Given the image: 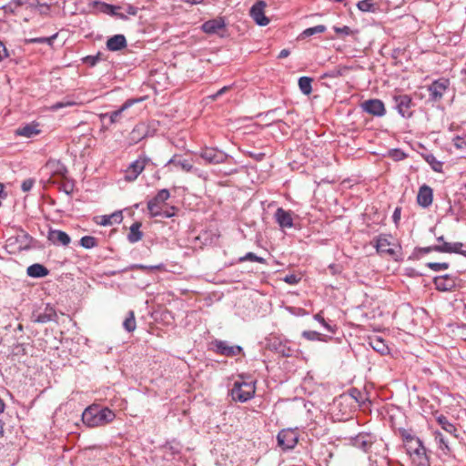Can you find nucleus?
I'll return each instance as SVG.
<instances>
[{"mask_svg": "<svg viewBox=\"0 0 466 466\" xmlns=\"http://www.w3.org/2000/svg\"><path fill=\"white\" fill-rule=\"evenodd\" d=\"M115 418L116 414L112 410L98 405H91L82 413L84 424L90 428L104 426L113 421Z\"/></svg>", "mask_w": 466, "mask_h": 466, "instance_id": "nucleus-1", "label": "nucleus"}, {"mask_svg": "<svg viewBox=\"0 0 466 466\" xmlns=\"http://www.w3.org/2000/svg\"><path fill=\"white\" fill-rule=\"evenodd\" d=\"M35 239L23 228H17L15 234L7 238L5 248L10 254H16L34 248Z\"/></svg>", "mask_w": 466, "mask_h": 466, "instance_id": "nucleus-2", "label": "nucleus"}, {"mask_svg": "<svg viewBox=\"0 0 466 466\" xmlns=\"http://www.w3.org/2000/svg\"><path fill=\"white\" fill-rule=\"evenodd\" d=\"M256 382L254 380L246 381L243 376L235 380L231 389V396L234 400L246 402L252 399L256 391Z\"/></svg>", "mask_w": 466, "mask_h": 466, "instance_id": "nucleus-3", "label": "nucleus"}, {"mask_svg": "<svg viewBox=\"0 0 466 466\" xmlns=\"http://www.w3.org/2000/svg\"><path fill=\"white\" fill-rule=\"evenodd\" d=\"M405 449L416 466H430L426 448L421 441L411 442V444L405 447Z\"/></svg>", "mask_w": 466, "mask_h": 466, "instance_id": "nucleus-4", "label": "nucleus"}, {"mask_svg": "<svg viewBox=\"0 0 466 466\" xmlns=\"http://www.w3.org/2000/svg\"><path fill=\"white\" fill-rule=\"evenodd\" d=\"M195 154L202 158L206 164L211 165L224 163L228 158V155L225 152L218 150L216 147H205L204 148H201L199 152Z\"/></svg>", "mask_w": 466, "mask_h": 466, "instance_id": "nucleus-5", "label": "nucleus"}, {"mask_svg": "<svg viewBox=\"0 0 466 466\" xmlns=\"http://www.w3.org/2000/svg\"><path fill=\"white\" fill-rule=\"evenodd\" d=\"M390 237L387 235H379L376 238H374V247L379 254L388 255L393 258H396L397 250L396 248H400L397 244L391 243L390 241Z\"/></svg>", "mask_w": 466, "mask_h": 466, "instance_id": "nucleus-6", "label": "nucleus"}, {"mask_svg": "<svg viewBox=\"0 0 466 466\" xmlns=\"http://www.w3.org/2000/svg\"><path fill=\"white\" fill-rule=\"evenodd\" d=\"M142 100H143V98L127 99L118 109L112 111V112L100 114L99 117L102 121L105 120L106 118H108L110 125L120 123L124 117L125 111L127 110L128 108H130L136 103L140 102Z\"/></svg>", "mask_w": 466, "mask_h": 466, "instance_id": "nucleus-7", "label": "nucleus"}, {"mask_svg": "<svg viewBox=\"0 0 466 466\" xmlns=\"http://www.w3.org/2000/svg\"><path fill=\"white\" fill-rule=\"evenodd\" d=\"M42 172L51 179L54 177L66 178L67 168L58 159H49L42 167Z\"/></svg>", "mask_w": 466, "mask_h": 466, "instance_id": "nucleus-8", "label": "nucleus"}, {"mask_svg": "<svg viewBox=\"0 0 466 466\" xmlns=\"http://www.w3.org/2000/svg\"><path fill=\"white\" fill-rule=\"evenodd\" d=\"M277 440L283 450H291L299 441V433L293 429H284L278 433Z\"/></svg>", "mask_w": 466, "mask_h": 466, "instance_id": "nucleus-9", "label": "nucleus"}, {"mask_svg": "<svg viewBox=\"0 0 466 466\" xmlns=\"http://www.w3.org/2000/svg\"><path fill=\"white\" fill-rule=\"evenodd\" d=\"M395 109L404 118L412 116L411 107L414 106L409 95H396L393 96Z\"/></svg>", "mask_w": 466, "mask_h": 466, "instance_id": "nucleus-10", "label": "nucleus"}, {"mask_svg": "<svg viewBox=\"0 0 466 466\" xmlns=\"http://www.w3.org/2000/svg\"><path fill=\"white\" fill-rule=\"evenodd\" d=\"M148 162L149 158L146 156H141L133 161L125 171V180L128 182L136 180Z\"/></svg>", "mask_w": 466, "mask_h": 466, "instance_id": "nucleus-11", "label": "nucleus"}, {"mask_svg": "<svg viewBox=\"0 0 466 466\" xmlns=\"http://www.w3.org/2000/svg\"><path fill=\"white\" fill-rule=\"evenodd\" d=\"M450 81L445 78H441L433 81L429 86V99L432 102H439L443 97L444 93L447 91Z\"/></svg>", "mask_w": 466, "mask_h": 466, "instance_id": "nucleus-12", "label": "nucleus"}, {"mask_svg": "<svg viewBox=\"0 0 466 466\" xmlns=\"http://www.w3.org/2000/svg\"><path fill=\"white\" fill-rule=\"evenodd\" d=\"M170 198V193L167 189L163 188L147 202V209L151 218H157L161 214L160 204L164 203Z\"/></svg>", "mask_w": 466, "mask_h": 466, "instance_id": "nucleus-13", "label": "nucleus"}, {"mask_svg": "<svg viewBox=\"0 0 466 466\" xmlns=\"http://www.w3.org/2000/svg\"><path fill=\"white\" fill-rule=\"evenodd\" d=\"M31 318L34 322L41 324L57 321L56 311L50 304H46L43 310L37 309L33 311Z\"/></svg>", "mask_w": 466, "mask_h": 466, "instance_id": "nucleus-14", "label": "nucleus"}, {"mask_svg": "<svg viewBox=\"0 0 466 466\" xmlns=\"http://www.w3.org/2000/svg\"><path fill=\"white\" fill-rule=\"evenodd\" d=\"M213 350L216 353L226 356L235 357L242 352V347L230 346L228 341L216 339L212 342Z\"/></svg>", "mask_w": 466, "mask_h": 466, "instance_id": "nucleus-15", "label": "nucleus"}, {"mask_svg": "<svg viewBox=\"0 0 466 466\" xmlns=\"http://www.w3.org/2000/svg\"><path fill=\"white\" fill-rule=\"evenodd\" d=\"M362 110L374 116H383L386 114L384 103L377 98L369 99L361 103Z\"/></svg>", "mask_w": 466, "mask_h": 466, "instance_id": "nucleus-16", "label": "nucleus"}, {"mask_svg": "<svg viewBox=\"0 0 466 466\" xmlns=\"http://www.w3.org/2000/svg\"><path fill=\"white\" fill-rule=\"evenodd\" d=\"M265 7L266 3L262 0H259L252 5L249 12L250 16L253 18L256 24L260 26H265L269 23V19L264 14Z\"/></svg>", "mask_w": 466, "mask_h": 466, "instance_id": "nucleus-17", "label": "nucleus"}, {"mask_svg": "<svg viewBox=\"0 0 466 466\" xmlns=\"http://www.w3.org/2000/svg\"><path fill=\"white\" fill-rule=\"evenodd\" d=\"M458 279L454 276L445 274L435 277L433 279L436 289L440 291H451L457 286Z\"/></svg>", "mask_w": 466, "mask_h": 466, "instance_id": "nucleus-18", "label": "nucleus"}, {"mask_svg": "<svg viewBox=\"0 0 466 466\" xmlns=\"http://www.w3.org/2000/svg\"><path fill=\"white\" fill-rule=\"evenodd\" d=\"M350 443L364 451H368L373 443V437L365 432L359 433L350 439Z\"/></svg>", "mask_w": 466, "mask_h": 466, "instance_id": "nucleus-19", "label": "nucleus"}, {"mask_svg": "<svg viewBox=\"0 0 466 466\" xmlns=\"http://www.w3.org/2000/svg\"><path fill=\"white\" fill-rule=\"evenodd\" d=\"M47 239L57 246H68L71 241L69 235L59 229H50L48 231Z\"/></svg>", "mask_w": 466, "mask_h": 466, "instance_id": "nucleus-20", "label": "nucleus"}, {"mask_svg": "<svg viewBox=\"0 0 466 466\" xmlns=\"http://www.w3.org/2000/svg\"><path fill=\"white\" fill-rule=\"evenodd\" d=\"M433 199V191L431 187L423 185L420 187L417 195V202L422 208H428L431 205Z\"/></svg>", "mask_w": 466, "mask_h": 466, "instance_id": "nucleus-21", "label": "nucleus"}, {"mask_svg": "<svg viewBox=\"0 0 466 466\" xmlns=\"http://www.w3.org/2000/svg\"><path fill=\"white\" fill-rule=\"evenodd\" d=\"M275 219L281 228H290L293 227V218L290 211L279 208L275 212Z\"/></svg>", "mask_w": 466, "mask_h": 466, "instance_id": "nucleus-22", "label": "nucleus"}, {"mask_svg": "<svg viewBox=\"0 0 466 466\" xmlns=\"http://www.w3.org/2000/svg\"><path fill=\"white\" fill-rule=\"evenodd\" d=\"M463 244L461 242H443L441 245H435V251L441 253H457L466 257V250H461Z\"/></svg>", "mask_w": 466, "mask_h": 466, "instance_id": "nucleus-23", "label": "nucleus"}, {"mask_svg": "<svg viewBox=\"0 0 466 466\" xmlns=\"http://www.w3.org/2000/svg\"><path fill=\"white\" fill-rule=\"evenodd\" d=\"M174 165L180 167L187 173L196 172L198 169L194 167L193 163L187 159H182L178 155H174L166 164V166Z\"/></svg>", "mask_w": 466, "mask_h": 466, "instance_id": "nucleus-24", "label": "nucleus"}, {"mask_svg": "<svg viewBox=\"0 0 466 466\" xmlns=\"http://www.w3.org/2000/svg\"><path fill=\"white\" fill-rule=\"evenodd\" d=\"M38 123L32 122L17 128L15 130V134L20 137L31 138L40 134L41 130L38 128Z\"/></svg>", "mask_w": 466, "mask_h": 466, "instance_id": "nucleus-25", "label": "nucleus"}, {"mask_svg": "<svg viewBox=\"0 0 466 466\" xmlns=\"http://www.w3.org/2000/svg\"><path fill=\"white\" fill-rule=\"evenodd\" d=\"M226 24L223 18L218 17L216 19H211L208 21H206L202 25V30L207 34H215L218 33L219 30L225 28Z\"/></svg>", "mask_w": 466, "mask_h": 466, "instance_id": "nucleus-26", "label": "nucleus"}, {"mask_svg": "<svg viewBox=\"0 0 466 466\" xmlns=\"http://www.w3.org/2000/svg\"><path fill=\"white\" fill-rule=\"evenodd\" d=\"M127 46V39L124 35H115L106 41V48L109 51H119Z\"/></svg>", "mask_w": 466, "mask_h": 466, "instance_id": "nucleus-27", "label": "nucleus"}, {"mask_svg": "<svg viewBox=\"0 0 466 466\" xmlns=\"http://www.w3.org/2000/svg\"><path fill=\"white\" fill-rule=\"evenodd\" d=\"M81 104H82V102L78 101L77 98L74 95L66 96L61 101L53 104L50 106V110L51 111H57V110H59L61 108H64V107L78 106V105H81Z\"/></svg>", "mask_w": 466, "mask_h": 466, "instance_id": "nucleus-28", "label": "nucleus"}, {"mask_svg": "<svg viewBox=\"0 0 466 466\" xmlns=\"http://www.w3.org/2000/svg\"><path fill=\"white\" fill-rule=\"evenodd\" d=\"M26 273L31 278L39 279L46 277L49 274V270L44 265L35 263L27 268Z\"/></svg>", "mask_w": 466, "mask_h": 466, "instance_id": "nucleus-29", "label": "nucleus"}, {"mask_svg": "<svg viewBox=\"0 0 466 466\" xmlns=\"http://www.w3.org/2000/svg\"><path fill=\"white\" fill-rule=\"evenodd\" d=\"M122 220V211H116L111 215L102 216L101 220L98 223L102 226H111L113 224H120Z\"/></svg>", "mask_w": 466, "mask_h": 466, "instance_id": "nucleus-30", "label": "nucleus"}, {"mask_svg": "<svg viewBox=\"0 0 466 466\" xmlns=\"http://www.w3.org/2000/svg\"><path fill=\"white\" fill-rule=\"evenodd\" d=\"M141 223L135 222L131 225L129 233L127 235V240L134 244L142 239L143 233L140 231Z\"/></svg>", "mask_w": 466, "mask_h": 466, "instance_id": "nucleus-31", "label": "nucleus"}, {"mask_svg": "<svg viewBox=\"0 0 466 466\" xmlns=\"http://www.w3.org/2000/svg\"><path fill=\"white\" fill-rule=\"evenodd\" d=\"M370 345L374 350L380 353L381 355H385L389 352V348L387 344L382 339L379 337L370 339Z\"/></svg>", "mask_w": 466, "mask_h": 466, "instance_id": "nucleus-32", "label": "nucleus"}, {"mask_svg": "<svg viewBox=\"0 0 466 466\" xmlns=\"http://www.w3.org/2000/svg\"><path fill=\"white\" fill-rule=\"evenodd\" d=\"M436 420L439 423V425L442 428V430L453 435L454 437H457V429L455 425H453L451 422L448 420L447 417H445L444 415H440L436 418Z\"/></svg>", "mask_w": 466, "mask_h": 466, "instance_id": "nucleus-33", "label": "nucleus"}, {"mask_svg": "<svg viewBox=\"0 0 466 466\" xmlns=\"http://www.w3.org/2000/svg\"><path fill=\"white\" fill-rule=\"evenodd\" d=\"M313 79L309 76H301L299 78V87L302 94L309 96L312 92Z\"/></svg>", "mask_w": 466, "mask_h": 466, "instance_id": "nucleus-34", "label": "nucleus"}, {"mask_svg": "<svg viewBox=\"0 0 466 466\" xmlns=\"http://www.w3.org/2000/svg\"><path fill=\"white\" fill-rule=\"evenodd\" d=\"M434 437L436 442L438 443L439 449H441L445 454L450 453L451 448L449 446L448 441L445 439L443 434L439 431H435Z\"/></svg>", "mask_w": 466, "mask_h": 466, "instance_id": "nucleus-35", "label": "nucleus"}, {"mask_svg": "<svg viewBox=\"0 0 466 466\" xmlns=\"http://www.w3.org/2000/svg\"><path fill=\"white\" fill-rule=\"evenodd\" d=\"M120 9L119 6L105 4L103 7V11L112 16L118 17L122 20H127V16L122 13H118L117 10Z\"/></svg>", "mask_w": 466, "mask_h": 466, "instance_id": "nucleus-36", "label": "nucleus"}, {"mask_svg": "<svg viewBox=\"0 0 466 466\" xmlns=\"http://www.w3.org/2000/svg\"><path fill=\"white\" fill-rule=\"evenodd\" d=\"M123 327L128 332H132L136 329L137 323H136L134 311L130 310L128 312L127 317L125 319V320L123 322Z\"/></svg>", "mask_w": 466, "mask_h": 466, "instance_id": "nucleus-37", "label": "nucleus"}, {"mask_svg": "<svg viewBox=\"0 0 466 466\" xmlns=\"http://www.w3.org/2000/svg\"><path fill=\"white\" fill-rule=\"evenodd\" d=\"M79 244L81 247H83L86 249H90V248L97 247L98 240L96 238L92 237V236H84L80 238Z\"/></svg>", "mask_w": 466, "mask_h": 466, "instance_id": "nucleus-38", "label": "nucleus"}, {"mask_svg": "<svg viewBox=\"0 0 466 466\" xmlns=\"http://www.w3.org/2000/svg\"><path fill=\"white\" fill-rule=\"evenodd\" d=\"M426 162L431 167V168L436 172H441L442 169V162L437 160V158L432 154H428L424 157Z\"/></svg>", "mask_w": 466, "mask_h": 466, "instance_id": "nucleus-39", "label": "nucleus"}, {"mask_svg": "<svg viewBox=\"0 0 466 466\" xmlns=\"http://www.w3.org/2000/svg\"><path fill=\"white\" fill-rule=\"evenodd\" d=\"M400 436L404 442V447L410 445L411 442H416V441H420L418 437L414 436L413 434H411V432H410L407 430L402 429V430H400Z\"/></svg>", "mask_w": 466, "mask_h": 466, "instance_id": "nucleus-40", "label": "nucleus"}, {"mask_svg": "<svg viewBox=\"0 0 466 466\" xmlns=\"http://www.w3.org/2000/svg\"><path fill=\"white\" fill-rule=\"evenodd\" d=\"M57 34H55L49 37H34L26 39V43L29 44H47L48 46H52L54 40L56 38Z\"/></svg>", "mask_w": 466, "mask_h": 466, "instance_id": "nucleus-41", "label": "nucleus"}, {"mask_svg": "<svg viewBox=\"0 0 466 466\" xmlns=\"http://www.w3.org/2000/svg\"><path fill=\"white\" fill-rule=\"evenodd\" d=\"M358 8L362 12H375L376 5L372 0H361L357 4Z\"/></svg>", "mask_w": 466, "mask_h": 466, "instance_id": "nucleus-42", "label": "nucleus"}, {"mask_svg": "<svg viewBox=\"0 0 466 466\" xmlns=\"http://www.w3.org/2000/svg\"><path fill=\"white\" fill-rule=\"evenodd\" d=\"M238 260H239V262H244V261L249 260V261H253V262L266 264V259L264 258L258 257L253 252H248L245 256L239 258Z\"/></svg>", "mask_w": 466, "mask_h": 466, "instance_id": "nucleus-43", "label": "nucleus"}, {"mask_svg": "<svg viewBox=\"0 0 466 466\" xmlns=\"http://www.w3.org/2000/svg\"><path fill=\"white\" fill-rule=\"evenodd\" d=\"M302 337L308 340H322L324 341L325 339H323V335L320 334L319 332L318 331H312V330H305L302 332Z\"/></svg>", "mask_w": 466, "mask_h": 466, "instance_id": "nucleus-44", "label": "nucleus"}, {"mask_svg": "<svg viewBox=\"0 0 466 466\" xmlns=\"http://www.w3.org/2000/svg\"><path fill=\"white\" fill-rule=\"evenodd\" d=\"M325 31H326V26L323 25H319L305 29L303 31L302 35L304 36H311L315 34L324 33Z\"/></svg>", "mask_w": 466, "mask_h": 466, "instance_id": "nucleus-45", "label": "nucleus"}, {"mask_svg": "<svg viewBox=\"0 0 466 466\" xmlns=\"http://www.w3.org/2000/svg\"><path fill=\"white\" fill-rule=\"evenodd\" d=\"M65 181L61 183L59 186V189L63 192H65L66 195L70 196L74 191V182L71 180H68L67 178H64Z\"/></svg>", "mask_w": 466, "mask_h": 466, "instance_id": "nucleus-46", "label": "nucleus"}, {"mask_svg": "<svg viewBox=\"0 0 466 466\" xmlns=\"http://www.w3.org/2000/svg\"><path fill=\"white\" fill-rule=\"evenodd\" d=\"M314 319L319 322L328 331L335 333V327L329 325L323 318L321 312L314 315Z\"/></svg>", "mask_w": 466, "mask_h": 466, "instance_id": "nucleus-47", "label": "nucleus"}, {"mask_svg": "<svg viewBox=\"0 0 466 466\" xmlns=\"http://www.w3.org/2000/svg\"><path fill=\"white\" fill-rule=\"evenodd\" d=\"M428 268H430L433 271H441L445 270L449 268V263L446 262H430L427 264Z\"/></svg>", "mask_w": 466, "mask_h": 466, "instance_id": "nucleus-48", "label": "nucleus"}, {"mask_svg": "<svg viewBox=\"0 0 466 466\" xmlns=\"http://www.w3.org/2000/svg\"><path fill=\"white\" fill-rule=\"evenodd\" d=\"M453 145L459 149H466V137H459L453 138Z\"/></svg>", "mask_w": 466, "mask_h": 466, "instance_id": "nucleus-49", "label": "nucleus"}, {"mask_svg": "<svg viewBox=\"0 0 466 466\" xmlns=\"http://www.w3.org/2000/svg\"><path fill=\"white\" fill-rule=\"evenodd\" d=\"M283 280L288 283V284H290V285H296L299 282L300 280V278L298 277L297 275L295 274H289V275H286L283 279Z\"/></svg>", "mask_w": 466, "mask_h": 466, "instance_id": "nucleus-50", "label": "nucleus"}, {"mask_svg": "<svg viewBox=\"0 0 466 466\" xmlns=\"http://www.w3.org/2000/svg\"><path fill=\"white\" fill-rule=\"evenodd\" d=\"M333 29L339 35H350L352 34V30L348 25H344V26H341V27L334 26Z\"/></svg>", "mask_w": 466, "mask_h": 466, "instance_id": "nucleus-51", "label": "nucleus"}, {"mask_svg": "<svg viewBox=\"0 0 466 466\" xmlns=\"http://www.w3.org/2000/svg\"><path fill=\"white\" fill-rule=\"evenodd\" d=\"M230 89V86H223L222 88H220L217 93L213 94V95H210L208 96V98L211 100V101H215L218 97H219L220 96H222L223 94H225L227 91H228Z\"/></svg>", "mask_w": 466, "mask_h": 466, "instance_id": "nucleus-52", "label": "nucleus"}, {"mask_svg": "<svg viewBox=\"0 0 466 466\" xmlns=\"http://www.w3.org/2000/svg\"><path fill=\"white\" fill-rule=\"evenodd\" d=\"M33 186H34V180L33 179H25V180L23 181V183L21 185V189L24 192H27V191L31 190Z\"/></svg>", "mask_w": 466, "mask_h": 466, "instance_id": "nucleus-53", "label": "nucleus"}, {"mask_svg": "<svg viewBox=\"0 0 466 466\" xmlns=\"http://www.w3.org/2000/svg\"><path fill=\"white\" fill-rule=\"evenodd\" d=\"M8 56L5 46L0 41V61Z\"/></svg>", "mask_w": 466, "mask_h": 466, "instance_id": "nucleus-54", "label": "nucleus"}, {"mask_svg": "<svg viewBox=\"0 0 466 466\" xmlns=\"http://www.w3.org/2000/svg\"><path fill=\"white\" fill-rule=\"evenodd\" d=\"M171 210H172V212H170L168 210L161 211V214L158 215V217L166 218H172L175 215V213H174L175 208L171 207Z\"/></svg>", "mask_w": 466, "mask_h": 466, "instance_id": "nucleus-55", "label": "nucleus"}, {"mask_svg": "<svg viewBox=\"0 0 466 466\" xmlns=\"http://www.w3.org/2000/svg\"><path fill=\"white\" fill-rule=\"evenodd\" d=\"M127 13L130 15H136L137 14V8L132 5H128L127 7Z\"/></svg>", "mask_w": 466, "mask_h": 466, "instance_id": "nucleus-56", "label": "nucleus"}, {"mask_svg": "<svg viewBox=\"0 0 466 466\" xmlns=\"http://www.w3.org/2000/svg\"><path fill=\"white\" fill-rule=\"evenodd\" d=\"M392 218L394 220L395 223H398V221L400 220V208H397L394 212H393V215H392Z\"/></svg>", "mask_w": 466, "mask_h": 466, "instance_id": "nucleus-57", "label": "nucleus"}, {"mask_svg": "<svg viewBox=\"0 0 466 466\" xmlns=\"http://www.w3.org/2000/svg\"><path fill=\"white\" fill-rule=\"evenodd\" d=\"M418 250L427 254V253H430L431 251H435V245L434 246H430V247H425V248H419Z\"/></svg>", "mask_w": 466, "mask_h": 466, "instance_id": "nucleus-58", "label": "nucleus"}, {"mask_svg": "<svg viewBox=\"0 0 466 466\" xmlns=\"http://www.w3.org/2000/svg\"><path fill=\"white\" fill-rule=\"evenodd\" d=\"M289 54H290V51L289 49H282L279 52L278 58H279V59L286 58L289 56Z\"/></svg>", "mask_w": 466, "mask_h": 466, "instance_id": "nucleus-59", "label": "nucleus"}, {"mask_svg": "<svg viewBox=\"0 0 466 466\" xmlns=\"http://www.w3.org/2000/svg\"><path fill=\"white\" fill-rule=\"evenodd\" d=\"M393 156L397 159H403L406 157V155L403 152H401L400 150H395Z\"/></svg>", "mask_w": 466, "mask_h": 466, "instance_id": "nucleus-60", "label": "nucleus"}, {"mask_svg": "<svg viewBox=\"0 0 466 466\" xmlns=\"http://www.w3.org/2000/svg\"><path fill=\"white\" fill-rule=\"evenodd\" d=\"M86 59L90 60L92 66H94L98 60L97 56H87Z\"/></svg>", "mask_w": 466, "mask_h": 466, "instance_id": "nucleus-61", "label": "nucleus"}, {"mask_svg": "<svg viewBox=\"0 0 466 466\" xmlns=\"http://www.w3.org/2000/svg\"><path fill=\"white\" fill-rule=\"evenodd\" d=\"M5 422H3L2 420H0V437L4 436L5 430H4Z\"/></svg>", "mask_w": 466, "mask_h": 466, "instance_id": "nucleus-62", "label": "nucleus"}, {"mask_svg": "<svg viewBox=\"0 0 466 466\" xmlns=\"http://www.w3.org/2000/svg\"><path fill=\"white\" fill-rule=\"evenodd\" d=\"M5 408V404L4 400L0 398V414L4 412Z\"/></svg>", "mask_w": 466, "mask_h": 466, "instance_id": "nucleus-63", "label": "nucleus"}, {"mask_svg": "<svg viewBox=\"0 0 466 466\" xmlns=\"http://www.w3.org/2000/svg\"><path fill=\"white\" fill-rule=\"evenodd\" d=\"M277 111H278V108L268 110V112H266L265 116H270L274 115Z\"/></svg>", "mask_w": 466, "mask_h": 466, "instance_id": "nucleus-64", "label": "nucleus"}]
</instances>
